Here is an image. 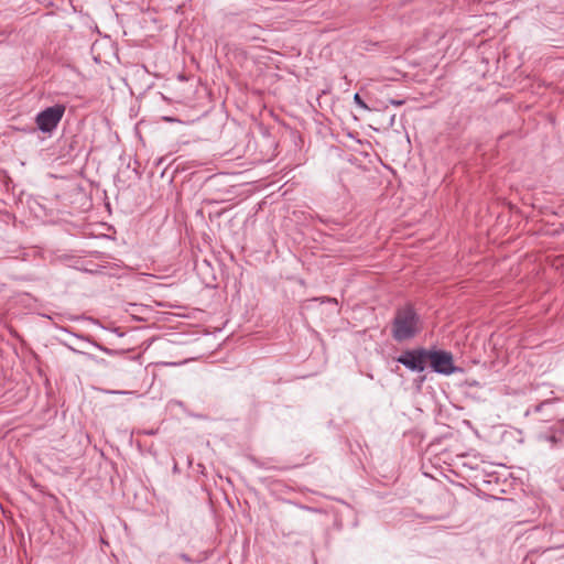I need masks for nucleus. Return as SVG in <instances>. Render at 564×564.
<instances>
[{
  "mask_svg": "<svg viewBox=\"0 0 564 564\" xmlns=\"http://www.w3.org/2000/svg\"><path fill=\"white\" fill-rule=\"evenodd\" d=\"M423 323L413 305L405 304L395 310L391 322V336L398 341H406L421 333Z\"/></svg>",
  "mask_w": 564,
  "mask_h": 564,
  "instance_id": "obj_1",
  "label": "nucleus"
},
{
  "mask_svg": "<svg viewBox=\"0 0 564 564\" xmlns=\"http://www.w3.org/2000/svg\"><path fill=\"white\" fill-rule=\"evenodd\" d=\"M65 110L64 105L56 104L40 111L35 117L37 129L43 133H52L61 122Z\"/></svg>",
  "mask_w": 564,
  "mask_h": 564,
  "instance_id": "obj_2",
  "label": "nucleus"
},
{
  "mask_svg": "<svg viewBox=\"0 0 564 564\" xmlns=\"http://www.w3.org/2000/svg\"><path fill=\"white\" fill-rule=\"evenodd\" d=\"M427 361L432 370L440 375L449 376L459 370L454 366L453 355L445 350H429Z\"/></svg>",
  "mask_w": 564,
  "mask_h": 564,
  "instance_id": "obj_3",
  "label": "nucleus"
},
{
  "mask_svg": "<svg viewBox=\"0 0 564 564\" xmlns=\"http://www.w3.org/2000/svg\"><path fill=\"white\" fill-rule=\"evenodd\" d=\"M429 350L424 348L409 349L402 352L397 361L411 371L422 372L426 368Z\"/></svg>",
  "mask_w": 564,
  "mask_h": 564,
  "instance_id": "obj_4",
  "label": "nucleus"
},
{
  "mask_svg": "<svg viewBox=\"0 0 564 564\" xmlns=\"http://www.w3.org/2000/svg\"><path fill=\"white\" fill-rule=\"evenodd\" d=\"M562 406H564V403L557 399L545 400V401L532 406L531 409H529L528 413H530V412L540 413V412L545 411L546 415H547V420L551 417L556 419L560 414L564 413V411L561 409Z\"/></svg>",
  "mask_w": 564,
  "mask_h": 564,
  "instance_id": "obj_5",
  "label": "nucleus"
},
{
  "mask_svg": "<svg viewBox=\"0 0 564 564\" xmlns=\"http://www.w3.org/2000/svg\"><path fill=\"white\" fill-rule=\"evenodd\" d=\"M544 438L553 444L564 443V417L557 419L556 424L552 427L551 433Z\"/></svg>",
  "mask_w": 564,
  "mask_h": 564,
  "instance_id": "obj_6",
  "label": "nucleus"
},
{
  "mask_svg": "<svg viewBox=\"0 0 564 564\" xmlns=\"http://www.w3.org/2000/svg\"><path fill=\"white\" fill-rule=\"evenodd\" d=\"M354 101L355 104L362 108V109H369L368 106L366 105V102L361 99L360 95L358 93L355 94L354 96Z\"/></svg>",
  "mask_w": 564,
  "mask_h": 564,
  "instance_id": "obj_7",
  "label": "nucleus"
},
{
  "mask_svg": "<svg viewBox=\"0 0 564 564\" xmlns=\"http://www.w3.org/2000/svg\"><path fill=\"white\" fill-rule=\"evenodd\" d=\"M390 102H391L392 105H394V106H401V105H403V104H404V101H403V100H393V99H391V100H390Z\"/></svg>",
  "mask_w": 564,
  "mask_h": 564,
  "instance_id": "obj_8",
  "label": "nucleus"
},
{
  "mask_svg": "<svg viewBox=\"0 0 564 564\" xmlns=\"http://www.w3.org/2000/svg\"><path fill=\"white\" fill-rule=\"evenodd\" d=\"M74 352H79V354H83L82 351L77 350V349H74L72 347H69Z\"/></svg>",
  "mask_w": 564,
  "mask_h": 564,
  "instance_id": "obj_9",
  "label": "nucleus"
}]
</instances>
